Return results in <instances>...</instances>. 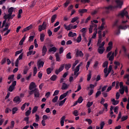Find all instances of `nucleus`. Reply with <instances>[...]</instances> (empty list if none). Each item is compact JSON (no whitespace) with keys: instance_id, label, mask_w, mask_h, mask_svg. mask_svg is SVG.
Returning <instances> with one entry per match:
<instances>
[{"instance_id":"nucleus-53","label":"nucleus","mask_w":129,"mask_h":129,"mask_svg":"<svg viewBox=\"0 0 129 129\" xmlns=\"http://www.w3.org/2000/svg\"><path fill=\"white\" fill-rule=\"evenodd\" d=\"M6 62H7V58L5 57L1 61L2 65H4V64L6 63Z\"/></svg>"},{"instance_id":"nucleus-64","label":"nucleus","mask_w":129,"mask_h":129,"mask_svg":"<svg viewBox=\"0 0 129 129\" xmlns=\"http://www.w3.org/2000/svg\"><path fill=\"white\" fill-rule=\"evenodd\" d=\"M30 114H31V111L27 110L26 112H25V115L26 116H29Z\"/></svg>"},{"instance_id":"nucleus-28","label":"nucleus","mask_w":129,"mask_h":129,"mask_svg":"<svg viewBox=\"0 0 129 129\" xmlns=\"http://www.w3.org/2000/svg\"><path fill=\"white\" fill-rule=\"evenodd\" d=\"M108 66V61H105L104 62V63L102 64V67L103 68H107Z\"/></svg>"},{"instance_id":"nucleus-31","label":"nucleus","mask_w":129,"mask_h":129,"mask_svg":"<svg viewBox=\"0 0 129 129\" xmlns=\"http://www.w3.org/2000/svg\"><path fill=\"white\" fill-rule=\"evenodd\" d=\"M65 66V68L66 69V70H69V69H70V68H71V63H68L66 64H64Z\"/></svg>"},{"instance_id":"nucleus-54","label":"nucleus","mask_w":129,"mask_h":129,"mask_svg":"<svg viewBox=\"0 0 129 129\" xmlns=\"http://www.w3.org/2000/svg\"><path fill=\"white\" fill-rule=\"evenodd\" d=\"M105 125V123H104V121L101 122V123L100 124V129L103 128Z\"/></svg>"},{"instance_id":"nucleus-24","label":"nucleus","mask_w":129,"mask_h":129,"mask_svg":"<svg viewBox=\"0 0 129 129\" xmlns=\"http://www.w3.org/2000/svg\"><path fill=\"white\" fill-rule=\"evenodd\" d=\"M29 71V67L26 66L23 70V74L26 75Z\"/></svg>"},{"instance_id":"nucleus-19","label":"nucleus","mask_w":129,"mask_h":129,"mask_svg":"<svg viewBox=\"0 0 129 129\" xmlns=\"http://www.w3.org/2000/svg\"><path fill=\"white\" fill-rule=\"evenodd\" d=\"M56 18H57V15L55 14L52 16L51 19V22L52 24L55 22L56 20Z\"/></svg>"},{"instance_id":"nucleus-26","label":"nucleus","mask_w":129,"mask_h":129,"mask_svg":"<svg viewBox=\"0 0 129 129\" xmlns=\"http://www.w3.org/2000/svg\"><path fill=\"white\" fill-rule=\"evenodd\" d=\"M40 41L41 42H44V39H45V34L44 33H42L40 35Z\"/></svg>"},{"instance_id":"nucleus-39","label":"nucleus","mask_w":129,"mask_h":129,"mask_svg":"<svg viewBox=\"0 0 129 129\" xmlns=\"http://www.w3.org/2000/svg\"><path fill=\"white\" fill-rule=\"evenodd\" d=\"M80 66H81V64H79V65H78L76 67V69H75V71L77 72H79V70H80Z\"/></svg>"},{"instance_id":"nucleus-5","label":"nucleus","mask_w":129,"mask_h":129,"mask_svg":"<svg viewBox=\"0 0 129 129\" xmlns=\"http://www.w3.org/2000/svg\"><path fill=\"white\" fill-rule=\"evenodd\" d=\"M103 9H105V10L106 11V13L107 14H108V13H109V11H111V10H112V9H113V6L110 5L108 7H103Z\"/></svg>"},{"instance_id":"nucleus-43","label":"nucleus","mask_w":129,"mask_h":129,"mask_svg":"<svg viewBox=\"0 0 129 129\" xmlns=\"http://www.w3.org/2000/svg\"><path fill=\"white\" fill-rule=\"evenodd\" d=\"M60 29H61V26H58L57 27L55 28L54 29L53 31H54V33H57V32H58V30H60Z\"/></svg>"},{"instance_id":"nucleus-11","label":"nucleus","mask_w":129,"mask_h":129,"mask_svg":"<svg viewBox=\"0 0 129 129\" xmlns=\"http://www.w3.org/2000/svg\"><path fill=\"white\" fill-rule=\"evenodd\" d=\"M32 28H33V25H30V26L24 28L22 30V33H24V32H27V31H29V30H31V29H32Z\"/></svg>"},{"instance_id":"nucleus-38","label":"nucleus","mask_w":129,"mask_h":129,"mask_svg":"<svg viewBox=\"0 0 129 129\" xmlns=\"http://www.w3.org/2000/svg\"><path fill=\"white\" fill-rule=\"evenodd\" d=\"M13 12H14V7H11L9 8V9L8 10L9 14H11V15H13Z\"/></svg>"},{"instance_id":"nucleus-60","label":"nucleus","mask_w":129,"mask_h":129,"mask_svg":"<svg viewBox=\"0 0 129 129\" xmlns=\"http://www.w3.org/2000/svg\"><path fill=\"white\" fill-rule=\"evenodd\" d=\"M47 33H48L49 37H51V36H52V34H53V33L51 32V30H50V29H48L47 30Z\"/></svg>"},{"instance_id":"nucleus-62","label":"nucleus","mask_w":129,"mask_h":129,"mask_svg":"<svg viewBox=\"0 0 129 129\" xmlns=\"http://www.w3.org/2000/svg\"><path fill=\"white\" fill-rule=\"evenodd\" d=\"M86 121H87V122H88L89 124H91V123H92V120L91 119L87 118L86 119Z\"/></svg>"},{"instance_id":"nucleus-55","label":"nucleus","mask_w":129,"mask_h":129,"mask_svg":"<svg viewBox=\"0 0 129 129\" xmlns=\"http://www.w3.org/2000/svg\"><path fill=\"white\" fill-rule=\"evenodd\" d=\"M33 126H34L35 128H39V124L37 123H33L32 124Z\"/></svg>"},{"instance_id":"nucleus-1","label":"nucleus","mask_w":129,"mask_h":129,"mask_svg":"<svg viewBox=\"0 0 129 129\" xmlns=\"http://www.w3.org/2000/svg\"><path fill=\"white\" fill-rule=\"evenodd\" d=\"M36 88L37 85L35 82H32L30 84L29 89L30 91L28 92L29 96L34 94L35 98H39V97H40V91Z\"/></svg>"},{"instance_id":"nucleus-25","label":"nucleus","mask_w":129,"mask_h":129,"mask_svg":"<svg viewBox=\"0 0 129 129\" xmlns=\"http://www.w3.org/2000/svg\"><path fill=\"white\" fill-rule=\"evenodd\" d=\"M79 13H80V14H84V13H87V9H80L79 10Z\"/></svg>"},{"instance_id":"nucleus-50","label":"nucleus","mask_w":129,"mask_h":129,"mask_svg":"<svg viewBox=\"0 0 129 129\" xmlns=\"http://www.w3.org/2000/svg\"><path fill=\"white\" fill-rule=\"evenodd\" d=\"M81 35L80 34L77 39V43H80V42H81Z\"/></svg>"},{"instance_id":"nucleus-52","label":"nucleus","mask_w":129,"mask_h":129,"mask_svg":"<svg viewBox=\"0 0 129 129\" xmlns=\"http://www.w3.org/2000/svg\"><path fill=\"white\" fill-rule=\"evenodd\" d=\"M78 19H79V17L73 18L71 21V23H75V22H76V21H77V20H78Z\"/></svg>"},{"instance_id":"nucleus-48","label":"nucleus","mask_w":129,"mask_h":129,"mask_svg":"<svg viewBox=\"0 0 129 129\" xmlns=\"http://www.w3.org/2000/svg\"><path fill=\"white\" fill-rule=\"evenodd\" d=\"M101 94V91H98L95 95V97L96 98H97V97H98V96H99V95H100Z\"/></svg>"},{"instance_id":"nucleus-35","label":"nucleus","mask_w":129,"mask_h":129,"mask_svg":"<svg viewBox=\"0 0 129 129\" xmlns=\"http://www.w3.org/2000/svg\"><path fill=\"white\" fill-rule=\"evenodd\" d=\"M12 114H15V113H16V112L18 111V108H17V107H14L12 109Z\"/></svg>"},{"instance_id":"nucleus-6","label":"nucleus","mask_w":129,"mask_h":129,"mask_svg":"<svg viewBox=\"0 0 129 129\" xmlns=\"http://www.w3.org/2000/svg\"><path fill=\"white\" fill-rule=\"evenodd\" d=\"M47 54V46L43 45L42 49V56H45Z\"/></svg>"},{"instance_id":"nucleus-32","label":"nucleus","mask_w":129,"mask_h":129,"mask_svg":"<svg viewBox=\"0 0 129 129\" xmlns=\"http://www.w3.org/2000/svg\"><path fill=\"white\" fill-rule=\"evenodd\" d=\"M91 25L90 26V27L93 28H95V29H96L97 28V25L96 24H95V23H93V22L91 21Z\"/></svg>"},{"instance_id":"nucleus-33","label":"nucleus","mask_w":129,"mask_h":129,"mask_svg":"<svg viewBox=\"0 0 129 129\" xmlns=\"http://www.w3.org/2000/svg\"><path fill=\"white\" fill-rule=\"evenodd\" d=\"M118 29H120L121 30H126V29H127V27L126 25L124 26L122 25H120L118 27Z\"/></svg>"},{"instance_id":"nucleus-29","label":"nucleus","mask_w":129,"mask_h":129,"mask_svg":"<svg viewBox=\"0 0 129 129\" xmlns=\"http://www.w3.org/2000/svg\"><path fill=\"white\" fill-rule=\"evenodd\" d=\"M50 79L51 81H55L57 79V76L53 75L50 77Z\"/></svg>"},{"instance_id":"nucleus-56","label":"nucleus","mask_w":129,"mask_h":129,"mask_svg":"<svg viewBox=\"0 0 129 129\" xmlns=\"http://www.w3.org/2000/svg\"><path fill=\"white\" fill-rule=\"evenodd\" d=\"M93 104V102H88L87 104V106L88 107H90V106H92Z\"/></svg>"},{"instance_id":"nucleus-12","label":"nucleus","mask_w":129,"mask_h":129,"mask_svg":"<svg viewBox=\"0 0 129 129\" xmlns=\"http://www.w3.org/2000/svg\"><path fill=\"white\" fill-rule=\"evenodd\" d=\"M115 2L117 4L118 8L121 9V6H122V2H121V0H116Z\"/></svg>"},{"instance_id":"nucleus-27","label":"nucleus","mask_w":129,"mask_h":129,"mask_svg":"<svg viewBox=\"0 0 129 129\" xmlns=\"http://www.w3.org/2000/svg\"><path fill=\"white\" fill-rule=\"evenodd\" d=\"M38 107L37 106H35L33 107V109H32V114H34L35 113V112H37V111L38 110Z\"/></svg>"},{"instance_id":"nucleus-10","label":"nucleus","mask_w":129,"mask_h":129,"mask_svg":"<svg viewBox=\"0 0 129 129\" xmlns=\"http://www.w3.org/2000/svg\"><path fill=\"white\" fill-rule=\"evenodd\" d=\"M63 27L67 31H70V30L72 29V24H70L68 26L66 25V24H64Z\"/></svg>"},{"instance_id":"nucleus-9","label":"nucleus","mask_w":129,"mask_h":129,"mask_svg":"<svg viewBox=\"0 0 129 129\" xmlns=\"http://www.w3.org/2000/svg\"><path fill=\"white\" fill-rule=\"evenodd\" d=\"M13 101L15 103H18V102L20 103V102H21L22 101H21V98H20L19 96H16L14 98Z\"/></svg>"},{"instance_id":"nucleus-49","label":"nucleus","mask_w":129,"mask_h":129,"mask_svg":"<svg viewBox=\"0 0 129 129\" xmlns=\"http://www.w3.org/2000/svg\"><path fill=\"white\" fill-rule=\"evenodd\" d=\"M127 118H128L127 116H123L121 118V121H124V120H126Z\"/></svg>"},{"instance_id":"nucleus-45","label":"nucleus","mask_w":129,"mask_h":129,"mask_svg":"<svg viewBox=\"0 0 129 129\" xmlns=\"http://www.w3.org/2000/svg\"><path fill=\"white\" fill-rule=\"evenodd\" d=\"M37 70V67H35L33 69V76H36Z\"/></svg>"},{"instance_id":"nucleus-37","label":"nucleus","mask_w":129,"mask_h":129,"mask_svg":"<svg viewBox=\"0 0 129 129\" xmlns=\"http://www.w3.org/2000/svg\"><path fill=\"white\" fill-rule=\"evenodd\" d=\"M104 45H105V41H103L101 44L100 43L99 44V47L102 48H104Z\"/></svg>"},{"instance_id":"nucleus-8","label":"nucleus","mask_w":129,"mask_h":129,"mask_svg":"<svg viewBox=\"0 0 129 129\" xmlns=\"http://www.w3.org/2000/svg\"><path fill=\"white\" fill-rule=\"evenodd\" d=\"M81 57L82 58V57H83V56H84V54L83 53V52H82V51L80 50H77L76 52V57H78V56Z\"/></svg>"},{"instance_id":"nucleus-51","label":"nucleus","mask_w":129,"mask_h":129,"mask_svg":"<svg viewBox=\"0 0 129 129\" xmlns=\"http://www.w3.org/2000/svg\"><path fill=\"white\" fill-rule=\"evenodd\" d=\"M73 114H74L75 116H78L79 115L78 111H77V110H75L73 113Z\"/></svg>"},{"instance_id":"nucleus-7","label":"nucleus","mask_w":129,"mask_h":129,"mask_svg":"<svg viewBox=\"0 0 129 129\" xmlns=\"http://www.w3.org/2000/svg\"><path fill=\"white\" fill-rule=\"evenodd\" d=\"M69 86L70 85H68L66 83H62L61 89H62V90H67V89H68Z\"/></svg>"},{"instance_id":"nucleus-18","label":"nucleus","mask_w":129,"mask_h":129,"mask_svg":"<svg viewBox=\"0 0 129 129\" xmlns=\"http://www.w3.org/2000/svg\"><path fill=\"white\" fill-rule=\"evenodd\" d=\"M57 51V48H56L55 46H53L49 49V52H53V53H55Z\"/></svg>"},{"instance_id":"nucleus-16","label":"nucleus","mask_w":129,"mask_h":129,"mask_svg":"<svg viewBox=\"0 0 129 129\" xmlns=\"http://www.w3.org/2000/svg\"><path fill=\"white\" fill-rule=\"evenodd\" d=\"M53 70H54V69L51 68H48L46 69L47 74H48V75H49V74H51V73H52V71H53Z\"/></svg>"},{"instance_id":"nucleus-40","label":"nucleus","mask_w":129,"mask_h":129,"mask_svg":"<svg viewBox=\"0 0 129 129\" xmlns=\"http://www.w3.org/2000/svg\"><path fill=\"white\" fill-rule=\"evenodd\" d=\"M90 79H91V72H89L88 75H87V81H90Z\"/></svg>"},{"instance_id":"nucleus-14","label":"nucleus","mask_w":129,"mask_h":129,"mask_svg":"<svg viewBox=\"0 0 129 129\" xmlns=\"http://www.w3.org/2000/svg\"><path fill=\"white\" fill-rule=\"evenodd\" d=\"M111 101H112L113 105H117V104H118L119 103V101L118 100H115V99L114 98L111 99Z\"/></svg>"},{"instance_id":"nucleus-30","label":"nucleus","mask_w":129,"mask_h":129,"mask_svg":"<svg viewBox=\"0 0 129 129\" xmlns=\"http://www.w3.org/2000/svg\"><path fill=\"white\" fill-rule=\"evenodd\" d=\"M108 58H109V61H113V59H114V52H113L111 55Z\"/></svg>"},{"instance_id":"nucleus-63","label":"nucleus","mask_w":129,"mask_h":129,"mask_svg":"<svg viewBox=\"0 0 129 129\" xmlns=\"http://www.w3.org/2000/svg\"><path fill=\"white\" fill-rule=\"evenodd\" d=\"M12 111V110L11 109H9V108H6L5 109V112L6 113H9V112H11Z\"/></svg>"},{"instance_id":"nucleus-46","label":"nucleus","mask_w":129,"mask_h":129,"mask_svg":"<svg viewBox=\"0 0 129 129\" xmlns=\"http://www.w3.org/2000/svg\"><path fill=\"white\" fill-rule=\"evenodd\" d=\"M44 66V62L41 61L38 64V67L39 68H41V67H43Z\"/></svg>"},{"instance_id":"nucleus-22","label":"nucleus","mask_w":129,"mask_h":129,"mask_svg":"<svg viewBox=\"0 0 129 129\" xmlns=\"http://www.w3.org/2000/svg\"><path fill=\"white\" fill-rule=\"evenodd\" d=\"M66 100H67V98H64L63 100L60 101L58 104L59 106H62L65 103Z\"/></svg>"},{"instance_id":"nucleus-21","label":"nucleus","mask_w":129,"mask_h":129,"mask_svg":"<svg viewBox=\"0 0 129 129\" xmlns=\"http://www.w3.org/2000/svg\"><path fill=\"white\" fill-rule=\"evenodd\" d=\"M65 118H66V117L65 116H63L61 118L60 120V124L61 126H63L64 125V120H65Z\"/></svg>"},{"instance_id":"nucleus-44","label":"nucleus","mask_w":129,"mask_h":129,"mask_svg":"<svg viewBox=\"0 0 129 129\" xmlns=\"http://www.w3.org/2000/svg\"><path fill=\"white\" fill-rule=\"evenodd\" d=\"M65 67V64H61L58 70L61 71H63L64 70V68Z\"/></svg>"},{"instance_id":"nucleus-42","label":"nucleus","mask_w":129,"mask_h":129,"mask_svg":"<svg viewBox=\"0 0 129 129\" xmlns=\"http://www.w3.org/2000/svg\"><path fill=\"white\" fill-rule=\"evenodd\" d=\"M69 4H70V1H67L66 3L63 4L64 8H67V7L69 6Z\"/></svg>"},{"instance_id":"nucleus-15","label":"nucleus","mask_w":129,"mask_h":129,"mask_svg":"<svg viewBox=\"0 0 129 129\" xmlns=\"http://www.w3.org/2000/svg\"><path fill=\"white\" fill-rule=\"evenodd\" d=\"M66 96H67V93H64L63 94L59 96V100H62V99H64Z\"/></svg>"},{"instance_id":"nucleus-4","label":"nucleus","mask_w":129,"mask_h":129,"mask_svg":"<svg viewBox=\"0 0 129 129\" xmlns=\"http://www.w3.org/2000/svg\"><path fill=\"white\" fill-rule=\"evenodd\" d=\"M17 85V81H14L9 87L8 90L10 92H13L14 89H15V87Z\"/></svg>"},{"instance_id":"nucleus-3","label":"nucleus","mask_w":129,"mask_h":129,"mask_svg":"<svg viewBox=\"0 0 129 129\" xmlns=\"http://www.w3.org/2000/svg\"><path fill=\"white\" fill-rule=\"evenodd\" d=\"M118 16L121 17V18H123V17L125 16L126 18L129 19L128 13L127 11H125V9L122 10L120 13H119Z\"/></svg>"},{"instance_id":"nucleus-47","label":"nucleus","mask_w":129,"mask_h":129,"mask_svg":"<svg viewBox=\"0 0 129 129\" xmlns=\"http://www.w3.org/2000/svg\"><path fill=\"white\" fill-rule=\"evenodd\" d=\"M35 121L36 122H38L39 121V120H40V116H39V115L37 114H35Z\"/></svg>"},{"instance_id":"nucleus-2","label":"nucleus","mask_w":129,"mask_h":129,"mask_svg":"<svg viewBox=\"0 0 129 129\" xmlns=\"http://www.w3.org/2000/svg\"><path fill=\"white\" fill-rule=\"evenodd\" d=\"M47 28V23L44 21L42 25H40L38 26V31L39 32H42L44 30H46Z\"/></svg>"},{"instance_id":"nucleus-57","label":"nucleus","mask_w":129,"mask_h":129,"mask_svg":"<svg viewBox=\"0 0 129 129\" xmlns=\"http://www.w3.org/2000/svg\"><path fill=\"white\" fill-rule=\"evenodd\" d=\"M35 6H36V2L35 1H32L31 4L30 6V8H34Z\"/></svg>"},{"instance_id":"nucleus-23","label":"nucleus","mask_w":129,"mask_h":129,"mask_svg":"<svg viewBox=\"0 0 129 129\" xmlns=\"http://www.w3.org/2000/svg\"><path fill=\"white\" fill-rule=\"evenodd\" d=\"M124 78L127 79V81L125 82V84H126V85H129V75L126 74L125 75Z\"/></svg>"},{"instance_id":"nucleus-17","label":"nucleus","mask_w":129,"mask_h":129,"mask_svg":"<svg viewBox=\"0 0 129 129\" xmlns=\"http://www.w3.org/2000/svg\"><path fill=\"white\" fill-rule=\"evenodd\" d=\"M105 50V49L104 48H99L97 49V51L99 53V54H103V52H104V51Z\"/></svg>"},{"instance_id":"nucleus-41","label":"nucleus","mask_w":129,"mask_h":129,"mask_svg":"<svg viewBox=\"0 0 129 129\" xmlns=\"http://www.w3.org/2000/svg\"><path fill=\"white\" fill-rule=\"evenodd\" d=\"M66 56L67 59H72V56H71V52H69Z\"/></svg>"},{"instance_id":"nucleus-58","label":"nucleus","mask_w":129,"mask_h":129,"mask_svg":"<svg viewBox=\"0 0 129 129\" xmlns=\"http://www.w3.org/2000/svg\"><path fill=\"white\" fill-rule=\"evenodd\" d=\"M98 38H99V39H98V42H97L98 45L101 43V40H102V36H100L98 37Z\"/></svg>"},{"instance_id":"nucleus-36","label":"nucleus","mask_w":129,"mask_h":129,"mask_svg":"<svg viewBox=\"0 0 129 129\" xmlns=\"http://www.w3.org/2000/svg\"><path fill=\"white\" fill-rule=\"evenodd\" d=\"M57 101H58V96H55L52 100V102H53V103H55V102H56Z\"/></svg>"},{"instance_id":"nucleus-13","label":"nucleus","mask_w":129,"mask_h":129,"mask_svg":"<svg viewBox=\"0 0 129 129\" xmlns=\"http://www.w3.org/2000/svg\"><path fill=\"white\" fill-rule=\"evenodd\" d=\"M56 61L57 62H61V58L60 57V55L57 52L55 53Z\"/></svg>"},{"instance_id":"nucleus-20","label":"nucleus","mask_w":129,"mask_h":129,"mask_svg":"<svg viewBox=\"0 0 129 129\" xmlns=\"http://www.w3.org/2000/svg\"><path fill=\"white\" fill-rule=\"evenodd\" d=\"M76 35V33H73L72 31H70L68 34L69 37H71L72 38L75 37Z\"/></svg>"},{"instance_id":"nucleus-59","label":"nucleus","mask_w":129,"mask_h":129,"mask_svg":"<svg viewBox=\"0 0 129 129\" xmlns=\"http://www.w3.org/2000/svg\"><path fill=\"white\" fill-rule=\"evenodd\" d=\"M59 90H55L53 94V96H56V95H58V94H59Z\"/></svg>"},{"instance_id":"nucleus-34","label":"nucleus","mask_w":129,"mask_h":129,"mask_svg":"<svg viewBox=\"0 0 129 129\" xmlns=\"http://www.w3.org/2000/svg\"><path fill=\"white\" fill-rule=\"evenodd\" d=\"M77 101L78 103H82V102L83 101V98L82 96H80Z\"/></svg>"},{"instance_id":"nucleus-61","label":"nucleus","mask_w":129,"mask_h":129,"mask_svg":"<svg viewBox=\"0 0 129 129\" xmlns=\"http://www.w3.org/2000/svg\"><path fill=\"white\" fill-rule=\"evenodd\" d=\"M64 52V49H63V47H61L59 49V54H62Z\"/></svg>"}]
</instances>
